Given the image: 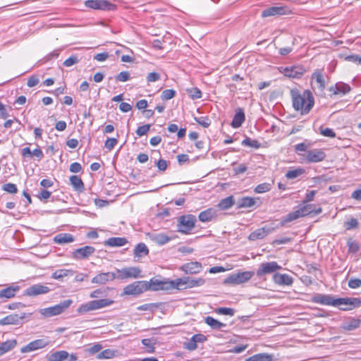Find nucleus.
I'll return each instance as SVG.
<instances>
[{
	"label": "nucleus",
	"instance_id": "nucleus-1",
	"mask_svg": "<svg viewBox=\"0 0 361 361\" xmlns=\"http://www.w3.org/2000/svg\"><path fill=\"white\" fill-rule=\"evenodd\" d=\"M312 302L324 305L338 307L347 305L348 307H341V310L349 311L361 306V300L358 298H335L331 295L316 294L312 298Z\"/></svg>",
	"mask_w": 361,
	"mask_h": 361
},
{
	"label": "nucleus",
	"instance_id": "nucleus-2",
	"mask_svg": "<svg viewBox=\"0 0 361 361\" xmlns=\"http://www.w3.org/2000/svg\"><path fill=\"white\" fill-rule=\"evenodd\" d=\"M293 106L301 114H307L314 105V98L312 92L306 90L301 93L297 89L290 90Z\"/></svg>",
	"mask_w": 361,
	"mask_h": 361
},
{
	"label": "nucleus",
	"instance_id": "nucleus-3",
	"mask_svg": "<svg viewBox=\"0 0 361 361\" xmlns=\"http://www.w3.org/2000/svg\"><path fill=\"white\" fill-rule=\"evenodd\" d=\"M196 216L192 214L182 215L178 218L177 231L183 234H189L195 228Z\"/></svg>",
	"mask_w": 361,
	"mask_h": 361
},
{
	"label": "nucleus",
	"instance_id": "nucleus-4",
	"mask_svg": "<svg viewBox=\"0 0 361 361\" xmlns=\"http://www.w3.org/2000/svg\"><path fill=\"white\" fill-rule=\"evenodd\" d=\"M73 303V300L68 299L65 300L60 303L47 308L39 310V312L44 317H51L59 315L64 312Z\"/></svg>",
	"mask_w": 361,
	"mask_h": 361
},
{
	"label": "nucleus",
	"instance_id": "nucleus-5",
	"mask_svg": "<svg viewBox=\"0 0 361 361\" xmlns=\"http://www.w3.org/2000/svg\"><path fill=\"white\" fill-rule=\"evenodd\" d=\"M255 275V272L252 271H245L232 273L229 274L225 279L224 283L225 284L231 285H239L245 283L250 281L251 278Z\"/></svg>",
	"mask_w": 361,
	"mask_h": 361
},
{
	"label": "nucleus",
	"instance_id": "nucleus-6",
	"mask_svg": "<svg viewBox=\"0 0 361 361\" xmlns=\"http://www.w3.org/2000/svg\"><path fill=\"white\" fill-rule=\"evenodd\" d=\"M114 303V301L110 299H100L97 300H91L86 303L82 304L78 309L79 314H84L85 312L102 309L108 307Z\"/></svg>",
	"mask_w": 361,
	"mask_h": 361
},
{
	"label": "nucleus",
	"instance_id": "nucleus-7",
	"mask_svg": "<svg viewBox=\"0 0 361 361\" xmlns=\"http://www.w3.org/2000/svg\"><path fill=\"white\" fill-rule=\"evenodd\" d=\"M281 266L279 265L275 261L262 262L259 265L256 271V275L259 279H265L264 276L268 274H274L276 271L281 269Z\"/></svg>",
	"mask_w": 361,
	"mask_h": 361
},
{
	"label": "nucleus",
	"instance_id": "nucleus-8",
	"mask_svg": "<svg viewBox=\"0 0 361 361\" xmlns=\"http://www.w3.org/2000/svg\"><path fill=\"white\" fill-rule=\"evenodd\" d=\"M141 269L137 267H126L116 269V276L117 279L125 280L127 279H137L141 277Z\"/></svg>",
	"mask_w": 361,
	"mask_h": 361
},
{
	"label": "nucleus",
	"instance_id": "nucleus-9",
	"mask_svg": "<svg viewBox=\"0 0 361 361\" xmlns=\"http://www.w3.org/2000/svg\"><path fill=\"white\" fill-rule=\"evenodd\" d=\"M32 314L23 312L18 314H11L0 319V326L4 325H19L23 324V320L30 318Z\"/></svg>",
	"mask_w": 361,
	"mask_h": 361
},
{
	"label": "nucleus",
	"instance_id": "nucleus-10",
	"mask_svg": "<svg viewBox=\"0 0 361 361\" xmlns=\"http://www.w3.org/2000/svg\"><path fill=\"white\" fill-rule=\"evenodd\" d=\"M147 290V281H137L126 286L123 288V294L128 295H137Z\"/></svg>",
	"mask_w": 361,
	"mask_h": 361
},
{
	"label": "nucleus",
	"instance_id": "nucleus-11",
	"mask_svg": "<svg viewBox=\"0 0 361 361\" xmlns=\"http://www.w3.org/2000/svg\"><path fill=\"white\" fill-rule=\"evenodd\" d=\"M86 7L94 10L113 11L116 6L106 0H87L85 1Z\"/></svg>",
	"mask_w": 361,
	"mask_h": 361
},
{
	"label": "nucleus",
	"instance_id": "nucleus-12",
	"mask_svg": "<svg viewBox=\"0 0 361 361\" xmlns=\"http://www.w3.org/2000/svg\"><path fill=\"white\" fill-rule=\"evenodd\" d=\"M147 290H168L173 289L171 283L167 281H161L157 279L152 278L149 281H147Z\"/></svg>",
	"mask_w": 361,
	"mask_h": 361
},
{
	"label": "nucleus",
	"instance_id": "nucleus-13",
	"mask_svg": "<svg viewBox=\"0 0 361 361\" xmlns=\"http://www.w3.org/2000/svg\"><path fill=\"white\" fill-rule=\"evenodd\" d=\"M312 80H314V83L312 82V88L317 90L319 94H322L326 87L324 76L321 71L317 69L314 71L311 77Z\"/></svg>",
	"mask_w": 361,
	"mask_h": 361
},
{
	"label": "nucleus",
	"instance_id": "nucleus-14",
	"mask_svg": "<svg viewBox=\"0 0 361 361\" xmlns=\"http://www.w3.org/2000/svg\"><path fill=\"white\" fill-rule=\"evenodd\" d=\"M326 158L325 152L321 149H314L306 152L305 159L307 163H317Z\"/></svg>",
	"mask_w": 361,
	"mask_h": 361
},
{
	"label": "nucleus",
	"instance_id": "nucleus-15",
	"mask_svg": "<svg viewBox=\"0 0 361 361\" xmlns=\"http://www.w3.org/2000/svg\"><path fill=\"white\" fill-rule=\"evenodd\" d=\"M94 252L95 248L94 247L86 245L73 250L71 256L73 259L77 260L84 259L93 255Z\"/></svg>",
	"mask_w": 361,
	"mask_h": 361
},
{
	"label": "nucleus",
	"instance_id": "nucleus-16",
	"mask_svg": "<svg viewBox=\"0 0 361 361\" xmlns=\"http://www.w3.org/2000/svg\"><path fill=\"white\" fill-rule=\"evenodd\" d=\"M288 9L286 6H274L269 7V8L264 9L262 12L261 16L262 18L281 16V15L286 14L288 13Z\"/></svg>",
	"mask_w": 361,
	"mask_h": 361
},
{
	"label": "nucleus",
	"instance_id": "nucleus-17",
	"mask_svg": "<svg viewBox=\"0 0 361 361\" xmlns=\"http://www.w3.org/2000/svg\"><path fill=\"white\" fill-rule=\"evenodd\" d=\"M49 290L50 288L48 286L38 283L27 288L25 290V295L28 296H37L38 295L47 293Z\"/></svg>",
	"mask_w": 361,
	"mask_h": 361
},
{
	"label": "nucleus",
	"instance_id": "nucleus-18",
	"mask_svg": "<svg viewBox=\"0 0 361 361\" xmlns=\"http://www.w3.org/2000/svg\"><path fill=\"white\" fill-rule=\"evenodd\" d=\"M48 341L44 339H37L29 343L27 345L23 346L20 349L22 353H29L33 350H36L42 348H44L48 345Z\"/></svg>",
	"mask_w": 361,
	"mask_h": 361
},
{
	"label": "nucleus",
	"instance_id": "nucleus-19",
	"mask_svg": "<svg viewBox=\"0 0 361 361\" xmlns=\"http://www.w3.org/2000/svg\"><path fill=\"white\" fill-rule=\"evenodd\" d=\"M116 276L115 272L108 271L104 273H99L92 278V283L102 285L106 284L109 281H114L116 279Z\"/></svg>",
	"mask_w": 361,
	"mask_h": 361
},
{
	"label": "nucleus",
	"instance_id": "nucleus-20",
	"mask_svg": "<svg viewBox=\"0 0 361 361\" xmlns=\"http://www.w3.org/2000/svg\"><path fill=\"white\" fill-rule=\"evenodd\" d=\"M272 280L279 286H291L293 283V277L287 274L275 273L272 276Z\"/></svg>",
	"mask_w": 361,
	"mask_h": 361
},
{
	"label": "nucleus",
	"instance_id": "nucleus-21",
	"mask_svg": "<svg viewBox=\"0 0 361 361\" xmlns=\"http://www.w3.org/2000/svg\"><path fill=\"white\" fill-rule=\"evenodd\" d=\"M202 266L200 262H190L181 266L180 269L187 274H195L202 271Z\"/></svg>",
	"mask_w": 361,
	"mask_h": 361
},
{
	"label": "nucleus",
	"instance_id": "nucleus-22",
	"mask_svg": "<svg viewBox=\"0 0 361 361\" xmlns=\"http://www.w3.org/2000/svg\"><path fill=\"white\" fill-rule=\"evenodd\" d=\"M350 90L351 87H350V85L343 82H338L334 85H332L329 87V91L332 92L334 94H345L348 93Z\"/></svg>",
	"mask_w": 361,
	"mask_h": 361
},
{
	"label": "nucleus",
	"instance_id": "nucleus-23",
	"mask_svg": "<svg viewBox=\"0 0 361 361\" xmlns=\"http://www.w3.org/2000/svg\"><path fill=\"white\" fill-rule=\"evenodd\" d=\"M128 243L126 238L124 237H112L109 238L104 242V245L107 247H121Z\"/></svg>",
	"mask_w": 361,
	"mask_h": 361
},
{
	"label": "nucleus",
	"instance_id": "nucleus-24",
	"mask_svg": "<svg viewBox=\"0 0 361 361\" xmlns=\"http://www.w3.org/2000/svg\"><path fill=\"white\" fill-rule=\"evenodd\" d=\"M302 216H305L311 214H319L322 212L321 207H317L314 204L305 205L299 209Z\"/></svg>",
	"mask_w": 361,
	"mask_h": 361
},
{
	"label": "nucleus",
	"instance_id": "nucleus-25",
	"mask_svg": "<svg viewBox=\"0 0 361 361\" xmlns=\"http://www.w3.org/2000/svg\"><path fill=\"white\" fill-rule=\"evenodd\" d=\"M53 240L55 243L63 245L73 243L75 240V238L71 233H61L55 235Z\"/></svg>",
	"mask_w": 361,
	"mask_h": 361
},
{
	"label": "nucleus",
	"instance_id": "nucleus-26",
	"mask_svg": "<svg viewBox=\"0 0 361 361\" xmlns=\"http://www.w3.org/2000/svg\"><path fill=\"white\" fill-rule=\"evenodd\" d=\"M245 116L243 109L238 108L236 111L235 114L233 118L231 126L233 128H238L241 126L243 123L245 121Z\"/></svg>",
	"mask_w": 361,
	"mask_h": 361
},
{
	"label": "nucleus",
	"instance_id": "nucleus-27",
	"mask_svg": "<svg viewBox=\"0 0 361 361\" xmlns=\"http://www.w3.org/2000/svg\"><path fill=\"white\" fill-rule=\"evenodd\" d=\"M68 357V353L66 350H59L47 355V361H64Z\"/></svg>",
	"mask_w": 361,
	"mask_h": 361
},
{
	"label": "nucleus",
	"instance_id": "nucleus-28",
	"mask_svg": "<svg viewBox=\"0 0 361 361\" xmlns=\"http://www.w3.org/2000/svg\"><path fill=\"white\" fill-rule=\"evenodd\" d=\"M259 200V197L254 198L250 197H243L238 200V207L239 208H250L255 205L257 202Z\"/></svg>",
	"mask_w": 361,
	"mask_h": 361
},
{
	"label": "nucleus",
	"instance_id": "nucleus-29",
	"mask_svg": "<svg viewBox=\"0 0 361 361\" xmlns=\"http://www.w3.org/2000/svg\"><path fill=\"white\" fill-rule=\"evenodd\" d=\"M216 216V211L214 209L209 208L200 213L199 220L202 222H208L212 221Z\"/></svg>",
	"mask_w": 361,
	"mask_h": 361
},
{
	"label": "nucleus",
	"instance_id": "nucleus-30",
	"mask_svg": "<svg viewBox=\"0 0 361 361\" xmlns=\"http://www.w3.org/2000/svg\"><path fill=\"white\" fill-rule=\"evenodd\" d=\"M304 69L300 67L293 66L286 68L284 70V75L289 78H300L303 75Z\"/></svg>",
	"mask_w": 361,
	"mask_h": 361
},
{
	"label": "nucleus",
	"instance_id": "nucleus-31",
	"mask_svg": "<svg viewBox=\"0 0 361 361\" xmlns=\"http://www.w3.org/2000/svg\"><path fill=\"white\" fill-rule=\"evenodd\" d=\"M269 233V230L266 229L264 227L258 228L253 232H252L249 236L248 239L250 240H256L257 239H262L265 236H267Z\"/></svg>",
	"mask_w": 361,
	"mask_h": 361
},
{
	"label": "nucleus",
	"instance_id": "nucleus-32",
	"mask_svg": "<svg viewBox=\"0 0 361 361\" xmlns=\"http://www.w3.org/2000/svg\"><path fill=\"white\" fill-rule=\"evenodd\" d=\"M20 288L18 286H9L6 288L2 289L0 290V298H6L7 299L13 298L16 295V293L19 290Z\"/></svg>",
	"mask_w": 361,
	"mask_h": 361
},
{
	"label": "nucleus",
	"instance_id": "nucleus-33",
	"mask_svg": "<svg viewBox=\"0 0 361 361\" xmlns=\"http://www.w3.org/2000/svg\"><path fill=\"white\" fill-rule=\"evenodd\" d=\"M17 345V341L16 339L8 340L0 344V356L4 353L10 351Z\"/></svg>",
	"mask_w": 361,
	"mask_h": 361
},
{
	"label": "nucleus",
	"instance_id": "nucleus-34",
	"mask_svg": "<svg viewBox=\"0 0 361 361\" xmlns=\"http://www.w3.org/2000/svg\"><path fill=\"white\" fill-rule=\"evenodd\" d=\"M204 322L213 329H221L226 326V324L220 322L212 317L207 316L204 318Z\"/></svg>",
	"mask_w": 361,
	"mask_h": 361
},
{
	"label": "nucleus",
	"instance_id": "nucleus-35",
	"mask_svg": "<svg viewBox=\"0 0 361 361\" xmlns=\"http://www.w3.org/2000/svg\"><path fill=\"white\" fill-rule=\"evenodd\" d=\"M70 182L75 190L82 192L84 190V183L82 179L78 176H71Z\"/></svg>",
	"mask_w": 361,
	"mask_h": 361
},
{
	"label": "nucleus",
	"instance_id": "nucleus-36",
	"mask_svg": "<svg viewBox=\"0 0 361 361\" xmlns=\"http://www.w3.org/2000/svg\"><path fill=\"white\" fill-rule=\"evenodd\" d=\"M148 253L149 249L147 248V245L143 243H138L135 247L134 256L135 257H142L143 256L147 255Z\"/></svg>",
	"mask_w": 361,
	"mask_h": 361
},
{
	"label": "nucleus",
	"instance_id": "nucleus-37",
	"mask_svg": "<svg viewBox=\"0 0 361 361\" xmlns=\"http://www.w3.org/2000/svg\"><path fill=\"white\" fill-rule=\"evenodd\" d=\"M274 356L273 355L268 353H258L254 355L249 358H247L245 361H273Z\"/></svg>",
	"mask_w": 361,
	"mask_h": 361
},
{
	"label": "nucleus",
	"instance_id": "nucleus-38",
	"mask_svg": "<svg viewBox=\"0 0 361 361\" xmlns=\"http://www.w3.org/2000/svg\"><path fill=\"white\" fill-rule=\"evenodd\" d=\"M205 280L202 278H191L186 277V288H192L194 287L201 286L204 285Z\"/></svg>",
	"mask_w": 361,
	"mask_h": 361
},
{
	"label": "nucleus",
	"instance_id": "nucleus-39",
	"mask_svg": "<svg viewBox=\"0 0 361 361\" xmlns=\"http://www.w3.org/2000/svg\"><path fill=\"white\" fill-rule=\"evenodd\" d=\"M360 324V319L353 318L350 321L345 322L342 325V329L345 331H353L357 329Z\"/></svg>",
	"mask_w": 361,
	"mask_h": 361
},
{
	"label": "nucleus",
	"instance_id": "nucleus-40",
	"mask_svg": "<svg viewBox=\"0 0 361 361\" xmlns=\"http://www.w3.org/2000/svg\"><path fill=\"white\" fill-rule=\"evenodd\" d=\"M73 271L71 269H58L56 270L51 275V278L54 279H62L68 276H73Z\"/></svg>",
	"mask_w": 361,
	"mask_h": 361
},
{
	"label": "nucleus",
	"instance_id": "nucleus-41",
	"mask_svg": "<svg viewBox=\"0 0 361 361\" xmlns=\"http://www.w3.org/2000/svg\"><path fill=\"white\" fill-rule=\"evenodd\" d=\"M301 216H302L300 214L299 209H298L293 212H290L282 219V220L281 221V225L283 226L286 224L293 221L294 220H296L297 219H298L299 217H301Z\"/></svg>",
	"mask_w": 361,
	"mask_h": 361
},
{
	"label": "nucleus",
	"instance_id": "nucleus-42",
	"mask_svg": "<svg viewBox=\"0 0 361 361\" xmlns=\"http://www.w3.org/2000/svg\"><path fill=\"white\" fill-rule=\"evenodd\" d=\"M152 239L154 243L159 245H164L171 240V238L164 233L154 234Z\"/></svg>",
	"mask_w": 361,
	"mask_h": 361
},
{
	"label": "nucleus",
	"instance_id": "nucleus-43",
	"mask_svg": "<svg viewBox=\"0 0 361 361\" xmlns=\"http://www.w3.org/2000/svg\"><path fill=\"white\" fill-rule=\"evenodd\" d=\"M234 204V200L232 196L227 197L220 201L218 207L221 209H227L231 208Z\"/></svg>",
	"mask_w": 361,
	"mask_h": 361
},
{
	"label": "nucleus",
	"instance_id": "nucleus-44",
	"mask_svg": "<svg viewBox=\"0 0 361 361\" xmlns=\"http://www.w3.org/2000/svg\"><path fill=\"white\" fill-rule=\"evenodd\" d=\"M304 173H305V169H303L302 168H297L293 170H289L286 173V177L289 180H292V179L299 177L300 176L302 175Z\"/></svg>",
	"mask_w": 361,
	"mask_h": 361
},
{
	"label": "nucleus",
	"instance_id": "nucleus-45",
	"mask_svg": "<svg viewBox=\"0 0 361 361\" xmlns=\"http://www.w3.org/2000/svg\"><path fill=\"white\" fill-rule=\"evenodd\" d=\"M169 283H172L173 288H177V289L186 288V277L177 279L174 281H169Z\"/></svg>",
	"mask_w": 361,
	"mask_h": 361
},
{
	"label": "nucleus",
	"instance_id": "nucleus-46",
	"mask_svg": "<svg viewBox=\"0 0 361 361\" xmlns=\"http://www.w3.org/2000/svg\"><path fill=\"white\" fill-rule=\"evenodd\" d=\"M271 185L268 183H263L257 185L254 190L256 193H264L271 190Z\"/></svg>",
	"mask_w": 361,
	"mask_h": 361
},
{
	"label": "nucleus",
	"instance_id": "nucleus-47",
	"mask_svg": "<svg viewBox=\"0 0 361 361\" xmlns=\"http://www.w3.org/2000/svg\"><path fill=\"white\" fill-rule=\"evenodd\" d=\"M115 355V353H114V351L110 350V349H106V350H104L103 351H102L101 353H99L97 357V359H111L112 357H114V356Z\"/></svg>",
	"mask_w": 361,
	"mask_h": 361
},
{
	"label": "nucleus",
	"instance_id": "nucleus-48",
	"mask_svg": "<svg viewBox=\"0 0 361 361\" xmlns=\"http://www.w3.org/2000/svg\"><path fill=\"white\" fill-rule=\"evenodd\" d=\"M2 190L11 194H16L18 192L16 185L11 183L4 184L2 185Z\"/></svg>",
	"mask_w": 361,
	"mask_h": 361
},
{
	"label": "nucleus",
	"instance_id": "nucleus-49",
	"mask_svg": "<svg viewBox=\"0 0 361 361\" xmlns=\"http://www.w3.org/2000/svg\"><path fill=\"white\" fill-rule=\"evenodd\" d=\"M242 145L244 146L252 147L255 149H258L260 147L259 142L256 140H252L249 137L245 138L243 140Z\"/></svg>",
	"mask_w": 361,
	"mask_h": 361
},
{
	"label": "nucleus",
	"instance_id": "nucleus-50",
	"mask_svg": "<svg viewBox=\"0 0 361 361\" xmlns=\"http://www.w3.org/2000/svg\"><path fill=\"white\" fill-rule=\"evenodd\" d=\"M347 245L348 247V251L353 253L357 252L360 248L357 242L352 239L348 240Z\"/></svg>",
	"mask_w": 361,
	"mask_h": 361
},
{
	"label": "nucleus",
	"instance_id": "nucleus-51",
	"mask_svg": "<svg viewBox=\"0 0 361 361\" xmlns=\"http://www.w3.org/2000/svg\"><path fill=\"white\" fill-rule=\"evenodd\" d=\"M176 95V91L171 89H167L162 92L161 98L163 100H169L174 97Z\"/></svg>",
	"mask_w": 361,
	"mask_h": 361
},
{
	"label": "nucleus",
	"instance_id": "nucleus-52",
	"mask_svg": "<svg viewBox=\"0 0 361 361\" xmlns=\"http://www.w3.org/2000/svg\"><path fill=\"white\" fill-rule=\"evenodd\" d=\"M188 92L192 99H200L202 97V92L197 87L188 90Z\"/></svg>",
	"mask_w": 361,
	"mask_h": 361
},
{
	"label": "nucleus",
	"instance_id": "nucleus-53",
	"mask_svg": "<svg viewBox=\"0 0 361 361\" xmlns=\"http://www.w3.org/2000/svg\"><path fill=\"white\" fill-rule=\"evenodd\" d=\"M195 120L198 124L204 128L209 127L211 124V121L208 117H195Z\"/></svg>",
	"mask_w": 361,
	"mask_h": 361
},
{
	"label": "nucleus",
	"instance_id": "nucleus-54",
	"mask_svg": "<svg viewBox=\"0 0 361 361\" xmlns=\"http://www.w3.org/2000/svg\"><path fill=\"white\" fill-rule=\"evenodd\" d=\"M319 133L321 135H322L324 137H336V133L331 128H323L321 127L319 128Z\"/></svg>",
	"mask_w": 361,
	"mask_h": 361
},
{
	"label": "nucleus",
	"instance_id": "nucleus-55",
	"mask_svg": "<svg viewBox=\"0 0 361 361\" xmlns=\"http://www.w3.org/2000/svg\"><path fill=\"white\" fill-rule=\"evenodd\" d=\"M79 62V59L77 56L72 55L68 59L64 61L63 66L66 67H70L73 65H75Z\"/></svg>",
	"mask_w": 361,
	"mask_h": 361
},
{
	"label": "nucleus",
	"instance_id": "nucleus-56",
	"mask_svg": "<svg viewBox=\"0 0 361 361\" xmlns=\"http://www.w3.org/2000/svg\"><path fill=\"white\" fill-rule=\"evenodd\" d=\"M150 126L149 124H146L138 127L136 130V134L140 137L145 135L149 130Z\"/></svg>",
	"mask_w": 361,
	"mask_h": 361
},
{
	"label": "nucleus",
	"instance_id": "nucleus-57",
	"mask_svg": "<svg viewBox=\"0 0 361 361\" xmlns=\"http://www.w3.org/2000/svg\"><path fill=\"white\" fill-rule=\"evenodd\" d=\"M216 312L220 314L233 316L235 311L229 307H220L216 310Z\"/></svg>",
	"mask_w": 361,
	"mask_h": 361
},
{
	"label": "nucleus",
	"instance_id": "nucleus-58",
	"mask_svg": "<svg viewBox=\"0 0 361 361\" xmlns=\"http://www.w3.org/2000/svg\"><path fill=\"white\" fill-rule=\"evenodd\" d=\"M348 286L350 288L355 289L361 287V279L352 278L348 281Z\"/></svg>",
	"mask_w": 361,
	"mask_h": 361
},
{
	"label": "nucleus",
	"instance_id": "nucleus-59",
	"mask_svg": "<svg viewBox=\"0 0 361 361\" xmlns=\"http://www.w3.org/2000/svg\"><path fill=\"white\" fill-rule=\"evenodd\" d=\"M118 140L116 138H108L104 144V146L109 150H111L117 144Z\"/></svg>",
	"mask_w": 361,
	"mask_h": 361
},
{
	"label": "nucleus",
	"instance_id": "nucleus-60",
	"mask_svg": "<svg viewBox=\"0 0 361 361\" xmlns=\"http://www.w3.org/2000/svg\"><path fill=\"white\" fill-rule=\"evenodd\" d=\"M130 79V74L128 71H122L116 76V80L120 82H126Z\"/></svg>",
	"mask_w": 361,
	"mask_h": 361
},
{
	"label": "nucleus",
	"instance_id": "nucleus-61",
	"mask_svg": "<svg viewBox=\"0 0 361 361\" xmlns=\"http://www.w3.org/2000/svg\"><path fill=\"white\" fill-rule=\"evenodd\" d=\"M160 75L157 73L152 72L149 73L147 76V80L148 82H156L160 80Z\"/></svg>",
	"mask_w": 361,
	"mask_h": 361
},
{
	"label": "nucleus",
	"instance_id": "nucleus-62",
	"mask_svg": "<svg viewBox=\"0 0 361 361\" xmlns=\"http://www.w3.org/2000/svg\"><path fill=\"white\" fill-rule=\"evenodd\" d=\"M233 170L235 174H236V175L241 174V173H245L247 171V166L245 164H241L236 166H234Z\"/></svg>",
	"mask_w": 361,
	"mask_h": 361
},
{
	"label": "nucleus",
	"instance_id": "nucleus-63",
	"mask_svg": "<svg viewBox=\"0 0 361 361\" xmlns=\"http://www.w3.org/2000/svg\"><path fill=\"white\" fill-rule=\"evenodd\" d=\"M185 347L189 350H194L197 348V343L191 338L185 343Z\"/></svg>",
	"mask_w": 361,
	"mask_h": 361
},
{
	"label": "nucleus",
	"instance_id": "nucleus-64",
	"mask_svg": "<svg viewBox=\"0 0 361 361\" xmlns=\"http://www.w3.org/2000/svg\"><path fill=\"white\" fill-rule=\"evenodd\" d=\"M38 83H39L38 78L35 75H32L31 77L29 78L27 85L28 87H35V85H37Z\"/></svg>",
	"mask_w": 361,
	"mask_h": 361
}]
</instances>
